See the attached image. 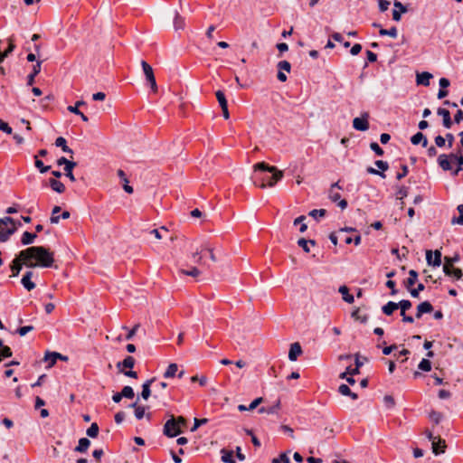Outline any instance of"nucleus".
<instances>
[{"label": "nucleus", "mask_w": 463, "mask_h": 463, "mask_svg": "<svg viewBox=\"0 0 463 463\" xmlns=\"http://www.w3.org/2000/svg\"><path fill=\"white\" fill-rule=\"evenodd\" d=\"M26 259L22 257V250L18 253V255L14 259L12 264L10 266L12 271V277H17L24 265L26 267Z\"/></svg>", "instance_id": "nucleus-7"}, {"label": "nucleus", "mask_w": 463, "mask_h": 463, "mask_svg": "<svg viewBox=\"0 0 463 463\" xmlns=\"http://www.w3.org/2000/svg\"><path fill=\"white\" fill-rule=\"evenodd\" d=\"M371 149L377 155V156H383V148L378 145L376 142H372L370 144Z\"/></svg>", "instance_id": "nucleus-56"}, {"label": "nucleus", "mask_w": 463, "mask_h": 463, "mask_svg": "<svg viewBox=\"0 0 463 463\" xmlns=\"http://www.w3.org/2000/svg\"><path fill=\"white\" fill-rule=\"evenodd\" d=\"M222 461L224 463H236L233 458V451L222 449L221 450Z\"/></svg>", "instance_id": "nucleus-30"}, {"label": "nucleus", "mask_w": 463, "mask_h": 463, "mask_svg": "<svg viewBox=\"0 0 463 463\" xmlns=\"http://www.w3.org/2000/svg\"><path fill=\"white\" fill-rule=\"evenodd\" d=\"M341 186H339L338 184V182L333 184L330 187V190H329V193H328V197L329 199L334 202V203H337L338 206L344 210L347 207V202L346 200L345 199H340L341 198V194L340 193L338 192V190H341Z\"/></svg>", "instance_id": "nucleus-4"}, {"label": "nucleus", "mask_w": 463, "mask_h": 463, "mask_svg": "<svg viewBox=\"0 0 463 463\" xmlns=\"http://www.w3.org/2000/svg\"><path fill=\"white\" fill-rule=\"evenodd\" d=\"M447 448L445 439L441 438H436L432 441V452L435 455H439L445 452V449Z\"/></svg>", "instance_id": "nucleus-15"}, {"label": "nucleus", "mask_w": 463, "mask_h": 463, "mask_svg": "<svg viewBox=\"0 0 463 463\" xmlns=\"http://www.w3.org/2000/svg\"><path fill=\"white\" fill-rule=\"evenodd\" d=\"M22 257L26 259V267L50 268L54 262L53 252L43 246H32L22 250Z\"/></svg>", "instance_id": "nucleus-1"}, {"label": "nucleus", "mask_w": 463, "mask_h": 463, "mask_svg": "<svg viewBox=\"0 0 463 463\" xmlns=\"http://www.w3.org/2000/svg\"><path fill=\"white\" fill-rule=\"evenodd\" d=\"M12 356V351L9 346L5 345L3 341H0V362L3 358H7Z\"/></svg>", "instance_id": "nucleus-39"}, {"label": "nucleus", "mask_w": 463, "mask_h": 463, "mask_svg": "<svg viewBox=\"0 0 463 463\" xmlns=\"http://www.w3.org/2000/svg\"><path fill=\"white\" fill-rule=\"evenodd\" d=\"M280 409V401L278 400L273 405L269 407H260L259 409V413H267V414H277Z\"/></svg>", "instance_id": "nucleus-22"}, {"label": "nucleus", "mask_w": 463, "mask_h": 463, "mask_svg": "<svg viewBox=\"0 0 463 463\" xmlns=\"http://www.w3.org/2000/svg\"><path fill=\"white\" fill-rule=\"evenodd\" d=\"M338 291H339V293L342 294L343 299L345 302H347L349 304L354 303V296L349 293V289L346 286H341L339 288Z\"/></svg>", "instance_id": "nucleus-29"}, {"label": "nucleus", "mask_w": 463, "mask_h": 463, "mask_svg": "<svg viewBox=\"0 0 463 463\" xmlns=\"http://www.w3.org/2000/svg\"><path fill=\"white\" fill-rule=\"evenodd\" d=\"M262 402H263L262 397L256 398L248 406L249 411H252V410L256 409Z\"/></svg>", "instance_id": "nucleus-61"}, {"label": "nucleus", "mask_w": 463, "mask_h": 463, "mask_svg": "<svg viewBox=\"0 0 463 463\" xmlns=\"http://www.w3.org/2000/svg\"><path fill=\"white\" fill-rule=\"evenodd\" d=\"M408 194H409L408 187L401 186V187H399L398 192H397V195H398L397 199L403 200V198L408 196Z\"/></svg>", "instance_id": "nucleus-51"}, {"label": "nucleus", "mask_w": 463, "mask_h": 463, "mask_svg": "<svg viewBox=\"0 0 463 463\" xmlns=\"http://www.w3.org/2000/svg\"><path fill=\"white\" fill-rule=\"evenodd\" d=\"M396 309H398V304L392 301H389L382 307L383 314L386 316H391Z\"/></svg>", "instance_id": "nucleus-33"}, {"label": "nucleus", "mask_w": 463, "mask_h": 463, "mask_svg": "<svg viewBox=\"0 0 463 463\" xmlns=\"http://www.w3.org/2000/svg\"><path fill=\"white\" fill-rule=\"evenodd\" d=\"M36 234L29 232H24L22 235L21 242L23 245H30L34 241Z\"/></svg>", "instance_id": "nucleus-37"}, {"label": "nucleus", "mask_w": 463, "mask_h": 463, "mask_svg": "<svg viewBox=\"0 0 463 463\" xmlns=\"http://www.w3.org/2000/svg\"><path fill=\"white\" fill-rule=\"evenodd\" d=\"M254 171H266L269 173H271V175L269 176H261L260 178V183L258 184L259 187L261 189L269 187H273L282 177H283V172L279 170L275 166H270L268 164L264 162L258 163L254 165L253 166ZM257 185V184L255 183Z\"/></svg>", "instance_id": "nucleus-2"}, {"label": "nucleus", "mask_w": 463, "mask_h": 463, "mask_svg": "<svg viewBox=\"0 0 463 463\" xmlns=\"http://www.w3.org/2000/svg\"><path fill=\"white\" fill-rule=\"evenodd\" d=\"M302 354V348L299 343L296 342L290 345L288 352V359L290 361H296L298 357Z\"/></svg>", "instance_id": "nucleus-16"}, {"label": "nucleus", "mask_w": 463, "mask_h": 463, "mask_svg": "<svg viewBox=\"0 0 463 463\" xmlns=\"http://www.w3.org/2000/svg\"><path fill=\"white\" fill-rule=\"evenodd\" d=\"M49 184H50L51 188L53 191L59 193V194L64 193L65 185L61 182H60L56 179H50Z\"/></svg>", "instance_id": "nucleus-31"}, {"label": "nucleus", "mask_w": 463, "mask_h": 463, "mask_svg": "<svg viewBox=\"0 0 463 463\" xmlns=\"http://www.w3.org/2000/svg\"><path fill=\"white\" fill-rule=\"evenodd\" d=\"M450 159L452 162L458 163V168L453 171L452 175L454 176L458 175L459 171L462 170L463 166V154L459 151L458 154L457 153H450Z\"/></svg>", "instance_id": "nucleus-18"}, {"label": "nucleus", "mask_w": 463, "mask_h": 463, "mask_svg": "<svg viewBox=\"0 0 463 463\" xmlns=\"http://www.w3.org/2000/svg\"><path fill=\"white\" fill-rule=\"evenodd\" d=\"M178 370V366L176 364L173 363L170 364L166 369V371L164 373L165 378H172L175 375L176 372Z\"/></svg>", "instance_id": "nucleus-42"}, {"label": "nucleus", "mask_w": 463, "mask_h": 463, "mask_svg": "<svg viewBox=\"0 0 463 463\" xmlns=\"http://www.w3.org/2000/svg\"><path fill=\"white\" fill-rule=\"evenodd\" d=\"M278 69H279V72L277 75L278 80L281 82H285L288 78H287V75L282 71L289 72L291 70L290 63L288 61H280L278 63Z\"/></svg>", "instance_id": "nucleus-11"}, {"label": "nucleus", "mask_w": 463, "mask_h": 463, "mask_svg": "<svg viewBox=\"0 0 463 463\" xmlns=\"http://www.w3.org/2000/svg\"><path fill=\"white\" fill-rule=\"evenodd\" d=\"M35 167L39 169V171L43 174L49 171L51 166H46L43 165V161L38 159L37 156H35V162H34Z\"/></svg>", "instance_id": "nucleus-48"}, {"label": "nucleus", "mask_w": 463, "mask_h": 463, "mask_svg": "<svg viewBox=\"0 0 463 463\" xmlns=\"http://www.w3.org/2000/svg\"><path fill=\"white\" fill-rule=\"evenodd\" d=\"M182 273L187 276L197 277L201 274V271L197 268L194 267L190 270H182Z\"/></svg>", "instance_id": "nucleus-62"}, {"label": "nucleus", "mask_w": 463, "mask_h": 463, "mask_svg": "<svg viewBox=\"0 0 463 463\" xmlns=\"http://www.w3.org/2000/svg\"><path fill=\"white\" fill-rule=\"evenodd\" d=\"M308 244H311L312 246L316 245V241L314 240H306L304 238H300L298 241V245L303 249V250L307 253L310 252V249Z\"/></svg>", "instance_id": "nucleus-35"}, {"label": "nucleus", "mask_w": 463, "mask_h": 463, "mask_svg": "<svg viewBox=\"0 0 463 463\" xmlns=\"http://www.w3.org/2000/svg\"><path fill=\"white\" fill-rule=\"evenodd\" d=\"M430 418L431 420H433L436 424H439V421L441 420L442 419V415L441 413L438 412V411H431L430 413Z\"/></svg>", "instance_id": "nucleus-60"}, {"label": "nucleus", "mask_w": 463, "mask_h": 463, "mask_svg": "<svg viewBox=\"0 0 463 463\" xmlns=\"http://www.w3.org/2000/svg\"><path fill=\"white\" fill-rule=\"evenodd\" d=\"M411 141L413 145H419L420 143H421L423 147H426L428 146V139L421 132H418L415 135H413L411 138Z\"/></svg>", "instance_id": "nucleus-25"}, {"label": "nucleus", "mask_w": 463, "mask_h": 463, "mask_svg": "<svg viewBox=\"0 0 463 463\" xmlns=\"http://www.w3.org/2000/svg\"><path fill=\"white\" fill-rule=\"evenodd\" d=\"M354 358H355L354 359L355 366L358 368H361L364 365V362L367 361L366 357H364V356L361 357L359 354H355Z\"/></svg>", "instance_id": "nucleus-59"}, {"label": "nucleus", "mask_w": 463, "mask_h": 463, "mask_svg": "<svg viewBox=\"0 0 463 463\" xmlns=\"http://www.w3.org/2000/svg\"><path fill=\"white\" fill-rule=\"evenodd\" d=\"M418 272L414 269L409 271V278L405 281V287L410 289L417 281Z\"/></svg>", "instance_id": "nucleus-34"}, {"label": "nucleus", "mask_w": 463, "mask_h": 463, "mask_svg": "<svg viewBox=\"0 0 463 463\" xmlns=\"http://www.w3.org/2000/svg\"><path fill=\"white\" fill-rule=\"evenodd\" d=\"M398 304V308H400L402 311H407L411 307V302L410 300H401Z\"/></svg>", "instance_id": "nucleus-52"}, {"label": "nucleus", "mask_w": 463, "mask_h": 463, "mask_svg": "<svg viewBox=\"0 0 463 463\" xmlns=\"http://www.w3.org/2000/svg\"><path fill=\"white\" fill-rule=\"evenodd\" d=\"M184 18L176 14L174 19V27L175 30H183L184 28Z\"/></svg>", "instance_id": "nucleus-43"}, {"label": "nucleus", "mask_w": 463, "mask_h": 463, "mask_svg": "<svg viewBox=\"0 0 463 463\" xmlns=\"http://www.w3.org/2000/svg\"><path fill=\"white\" fill-rule=\"evenodd\" d=\"M432 310L433 307L429 301L421 302L417 307L416 317L420 318L423 314L430 313Z\"/></svg>", "instance_id": "nucleus-17"}, {"label": "nucleus", "mask_w": 463, "mask_h": 463, "mask_svg": "<svg viewBox=\"0 0 463 463\" xmlns=\"http://www.w3.org/2000/svg\"><path fill=\"white\" fill-rule=\"evenodd\" d=\"M460 257L459 254L456 253L453 257H445L444 258V265H443V271L445 275L451 276L452 275V269H455L453 267L454 263L459 261Z\"/></svg>", "instance_id": "nucleus-9"}, {"label": "nucleus", "mask_w": 463, "mask_h": 463, "mask_svg": "<svg viewBox=\"0 0 463 463\" xmlns=\"http://www.w3.org/2000/svg\"><path fill=\"white\" fill-rule=\"evenodd\" d=\"M118 176L122 180V182L124 183L123 184V189L126 193L128 194H132L133 193V187L130 186L128 184V179L125 174V172L121 169H118Z\"/></svg>", "instance_id": "nucleus-24"}, {"label": "nucleus", "mask_w": 463, "mask_h": 463, "mask_svg": "<svg viewBox=\"0 0 463 463\" xmlns=\"http://www.w3.org/2000/svg\"><path fill=\"white\" fill-rule=\"evenodd\" d=\"M393 6L394 9L392 11V19L396 22H399L402 18V14L407 13V7L398 0L393 2Z\"/></svg>", "instance_id": "nucleus-12"}, {"label": "nucleus", "mask_w": 463, "mask_h": 463, "mask_svg": "<svg viewBox=\"0 0 463 463\" xmlns=\"http://www.w3.org/2000/svg\"><path fill=\"white\" fill-rule=\"evenodd\" d=\"M215 95H216L217 100H218L221 108L228 105L225 95L222 90L216 91Z\"/></svg>", "instance_id": "nucleus-50"}, {"label": "nucleus", "mask_w": 463, "mask_h": 463, "mask_svg": "<svg viewBox=\"0 0 463 463\" xmlns=\"http://www.w3.org/2000/svg\"><path fill=\"white\" fill-rule=\"evenodd\" d=\"M16 223L11 217L0 219V241H6L16 231Z\"/></svg>", "instance_id": "nucleus-3"}, {"label": "nucleus", "mask_w": 463, "mask_h": 463, "mask_svg": "<svg viewBox=\"0 0 463 463\" xmlns=\"http://www.w3.org/2000/svg\"><path fill=\"white\" fill-rule=\"evenodd\" d=\"M76 165L77 163L74 162L72 164L67 165V166H64L65 175L71 182L75 181V176L72 173V170Z\"/></svg>", "instance_id": "nucleus-44"}, {"label": "nucleus", "mask_w": 463, "mask_h": 463, "mask_svg": "<svg viewBox=\"0 0 463 463\" xmlns=\"http://www.w3.org/2000/svg\"><path fill=\"white\" fill-rule=\"evenodd\" d=\"M326 213V211L325 209H315V210H312L311 212H309V215L313 218H317V217H324Z\"/></svg>", "instance_id": "nucleus-54"}, {"label": "nucleus", "mask_w": 463, "mask_h": 463, "mask_svg": "<svg viewBox=\"0 0 463 463\" xmlns=\"http://www.w3.org/2000/svg\"><path fill=\"white\" fill-rule=\"evenodd\" d=\"M121 395L128 399H132L135 396L134 390L130 386H125L121 391Z\"/></svg>", "instance_id": "nucleus-49"}, {"label": "nucleus", "mask_w": 463, "mask_h": 463, "mask_svg": "<svg viewBox=\"0 0 463 463\" xmlns=\"http://www.w3.org/2000/svg\"><path fill=\"white\" fill-rule=\"evenodd\" d=\"M61 212L60 206H54L52 211V216L50 218V222L52 224H57L60 222V215L58 213Z\"/></svg>", "instance_id": "nucleus-45"}, {"label": "nucleus", "mask_w": 463, "mask_h": 463, "mask_svg": "<svg viewBox=\"0 0 463 463\" xmlns=\"http://www.w3.org/2000/svg\"><path fill=\"white\" fill-rule=\"evenodd\" d=\"M191 382L194 383L197 382L200 383L201 386H204L207 383V377L203 375L201 377H198L197 375L191 377Z\"/></svg>", "instance_id": "nucleus-57"}, {"label": "nucleus", "mask_w": 463, "mask_h": 463, "mask_svg": "<svg viewBox=\"0 0 463 463\" xmlns=\"http://www.w3.org/2000/svg\"><path fill=\"white\" fill-rule=\"evenodd\" d=\"M99 434V426L97 423H92L87 430V435L90 438H96Z\"/></svg>", "instance_id": "nucleus-46"}, {"label": "nucleus", "mask_w": 463, "mask_h": 463, "mask_svg": "<svg viewBox=\"0 0 463 463\" xmlns=\"http://www.w3.org/2000/svg\"><path fill=\"white\" fill-rule=\"evenodd\" d=\"M135 416L137 420H141L145 416L148 420H151V413H146V408L141 405L139 407H137V410H135Z\"/></svg>", "instance_id": "nucleus-40"}, {"label": "nucleus", "mask_w": 463, "mask_h": 463, "mask_svg": "<svg viewBox=\"0 0 463 463\" xmlns=\"http://www.w3.org/2000/svg\"><path fill=\"white\" fill-rule=\"evenodd\" d=\"M433 252L431 250L426 251V260L429 265L434 267H439L441 264V252L439 250L434 251V258H432Z\"/></svg>", "instance_id": "nucleus-10"}, {"label": "nucleus", "mask_w": 463, "mask_h": 463, "mask_svg": "<svg viewBox=\"0 0 463 463\" xmlns=\"http://www.w3.org/2000/svg\"><path fill=\"white\" fill-rule=\"evenodd\" d=\"M369 114L364 113L361 118H354L353 120V127L359 131H366L369 128L368 122Z\"/></svg>", "instance_id": "nucleus-8"}, {"label": "nucleus", "mask_w": 463, "mask_h": 463, "mask_svg": "<svg viewBox=\"0 0 463 463\" xmlns=\"http://www.w3.org/2000/svg\"><path fill=\"white\" fill-rule=\"evenodd\" d=\"M33 330V326H25L19 327L16 332L19 334V335L24 336L27 333H29V332H31Z\"/></svg>", "instance_id": "nucleus-58"}, {"label": "nucleus", "mask_w": 463, "mask_h": 463, "mask_svg": "<svg viewBox=\"0 0 463 463\" xmlns=\"http://www.w3.org/2000/svg\"><path fill=\"white\" fill-rule=\"evenodd\" d=\"M0 130L5 132L6 134H12V128L9 127L7 123L0 119Z\"/></svg>", "instance_id": "nucleus-64"}, {"label": "nucleus", "mask_w": 463, "mask_h": 463, "mask_svg": "<svg viewBox=\"0 0 463 463\" xmlns=\"http://www.w3.org/2000/svg\"><path fill=\"white\" fill-rule=\"evenodd\" d=\"M135 365V359L132 356H127L123 361L117 364L119 372H123V368L132 369Z\"/></svg>", "instance_id": "nucleus-23"}, {"label": "nucleus", "mask_w": 463, "mask_h": 463, "mask_svg": "<svg viewBox=\"0 0 463 463\" xmlns=\"http://www.w3.org/2000/svg\"><path fill=\"white\" fill-rule=\"evenodd\" d=\"M90 445V441L87 438H81L79 440L78 446L74 449L76 452H86Z\"/></svg>", "instance_id": "nucleus-28"}, {"label": "nucleus", "mask_w": 463, "mask_h": 463, "mask_svg": "<svg viewBox=\"0 0 463 463\" xmlns=\"http://www.w3.org/2000/svg\"><path fill=\"white\" fill-rule=\"evenodd\" d=\"M55 146H59L65 153L73 154V151L67 146L66 139L62 137H59L55 140Z\"/></svg>", "instance_id": "nucleus-36"}, {"label": "nucleus", "mask_w": 463, "mask_h": 463, "mask_svg": "<svg viewBox=\"0 0 463 463\" xmlns=\"http://www.w3.org/2000/svg\"><path fill=\"white\" fill-rule=\"evenodd\" d=\"M451 162L450 154H441L438 157V164L443 171H449L452 169Z\"/></svg>", "instance_id": "nucleus-13"}, {"label": "nucleus", "mask_w": 463, "mask_h": 463, "mask_svg": "<svg viewBox=\"0 0 463 463\" xmlns=\"http://www.w3.org/2000/svg\"><path fill=\"white\" fill-rule=\"evenodd\" d=\"M181 432L182 430H180V425H178L175 418L171 416V418L165 423L164 434L167 437L174 438L179 435Z\"/></svg>", "instance_id": "nucleus-6"}, {"label": "nucleus", "mask_w": 463, "mask_h": 463, "mask_svg": "<svg viewBox=\"0 0 463 463\" xmlns=\"http://www.w3.org/2000/svg\"><path fill=\"white\" fill-rule=\"evenodd\" d=\"M59 356V353L56 352H48L44 355V361L48 363L47 367H52L55 364Z\"/></svg>", "instance_id": "nucleus-32"}, {"label": "nucleus", "mask_w": 463, "mask_h": 463, "mask_svg": "<svg viewBox=\"0 0 463 463\" xmlns=\"http://www.w3.org/2000/svg\"><path fill=\"white\" fill-rule=\"evenodd\" d=\"M141 66H142L144 74L146 76V81L150 85L151 90L154 93H156L157 90H158V87H157V84H156V77H155V74H154V71H153V68L146 61H141Z\"/></svg>", "instance_id": "nucleus-5"}, {"label": "nucleus", "mask_w": 463, "mask_h": 463, "mask_svg": "<svg viewBox=\"0 0 463 463\" xmlns=\"http://www.w3.org/2000/svg\"><path fill=\"white\" fill-rule=\"evenodd\" d=\"M351 316L354 320L359 321L362 324H365L368 320V315L365 313H363L360 308H355L352 312Z\"/></svg>", "instance_id": "nucleus-26"}, {"label": "nucleus", "mask_w": 463, "mask_h": 463, "mask_svg": "<svg viewBox=\"0 0 463 463\" xmlns=\"http://www.w3.org/2000/svg\"><path fill=\"white\" fill-rule=\"evenodd\" d=\"M9 44L7 49L5 52H1L0 54V64L5 61V59L11 53L15 48V45L13 43V40L11 38L8 39Z\"/></svg>", "instance_id": "nucleus-38"}, {"label": "nucleus", "mask_w": 463, "mask_h": 463, "mask_svg": "<svg viewBox=\"0 0 463 463\" xmlns=\"http://www.w3.org/2000/svg\"><path fill=\"white\" fill-rule=\"evenodd\" d=\"M418 368L424 372H430L431 370V363L428 359H422L420 362Z\"/></svg>", "instance_id": "nucleus-47"}, {"label": "nucleus", "mask_w": 463, "mask_h": 463, "mask_svg": "<svg viewBox=\"0 0 463 463\" xmlns=\"http://www.w3.org/2000/svg\"><path fill=\"white\" fill-rule=\"evenodd\" d=\"M207 421H208V419H206V418H203V419H196L195 418L194 426L192 427L191 431H195L201 425L207 423Z\"/></svg>", "instance_id": "nucleus-55"}, {"label": "nucleus", "mask_w": 463, "mask_h": 463, "mask_svg": "<svg viewBox=\"0 0 463 463\" xmlns=\"http://www.w3.org/2000/svg\"><path fill=\"white\" fill-rule=\"evenodd\" d=\"M161 232H167L168 230L165 226H162V227H160V229H154V230H152L150 232V233L153 234L156 239L161 240L162 239Z\"/></svg>", "instance_id": "nucleus-53"}, {"label": "nucleus", "mask_w": 463, "mask_h": 463, "mask_svg": "<svg viewBox=\"0 0 463 463\" xmlns=\"http://www.w3.org/2000/svg\"><path fill=\"white\" fill-rule=\"evenodd\" d=\"M438 115L441 116L443 118V126L446 128H450L452 126V120L450 118V113L448 109L439 108L437 110Z\"/></svg>", "instance_id": "nucleus-19"}, {"label": "nucleus", "mask_w": 463, "mask_h": 463, "mask_svg": "<svg viewBox=\"0 0 463 463\" xmlns=\"http://www.w3.org/2000/svg\"><path fill=\"white\" fill-rule=\"evenodd\" d=\"M375 165L382 170V172L383 173L384 171L388 170L389 168V165L387 162L385 161H383V160H377L375 161Z\"/></svg>", "instance_id": "nucleus-63"}, {"label": "nucleus", "mask_w": 463, "mask_h": 463, "mask_svg": "<svg viewBox=\"0 0 463 463\" xmlns=\"http://www.w3.org/2000/svg\"><path fill=\"white\" fill-rule=\"evenodd\" d=\"M34 273L31 270H28L24 273L21 279L22 285L24 287L25 289L28 291L33 290L35 288V283L32 281V278L33 277Z\"/></svg>", "instance_id": "nucleus-14"}, {"label": "nucleus", "mask_w": 463, "mask_h": 463, "mask_svg": "<svg viewBox=\"0 0 463 463\" xmlns=\"http://www.w3.org/2000/svg\"><path fill=\"white\" fill-rule=\"evenodd\" d=\"M432 74L427 71L417 73L416 82L418 85L429 86L430 80L432 78Z\"/></svg>", "instance_id": "nucleus-20"}, {"label": "nucleus", "mask_w": 463, "mask_h": 463, "mask_svg": "<svg viewBox=\"0 0 463 463\" xmlns=\"http://www.w3.org/2000/svg\"><path fill=\"white\" fill-rule=\"evenodd\" d=\"M379 33L382 36L388 35L392 38H396L398 35V31L396 27L392 26L390 29H380Z\"/></svg>", "instance_id": "nucleus-41"}, {"label": "nucleus", "mask_w": 463, "mask_h": 463, "mask_svg": "<svg viewBox=\"0 0 463 463\" xmlns=\"http://www.w3.org/2000/svg\"><path fill=\"white\" fill-rule=\"evenodd\" d=\"M41 64L42 61H38L33 66V71L27 76V85L32 86L34 83V78L40 73L41 71Z\"/></svg>", "instance_id": "nucleus-21"}, {"label": "nucleus", "mask_w": 463, "mask_h": 463, "mask_svg": "<svg viewBox=\"0 0 463 463\" xmlns=\"http://www.w3.org/2000/svg\"><path fill=\"white\" fill-rule=\"evenodd\" d=\"M155 379H150V380H147L146 383H143L142 385V392H141V397L144 399V400H147L151 394V390H150V386L152 384V383H154Z\"/></svg>", "instance_id": "nucleus-27"}]
</instances>
